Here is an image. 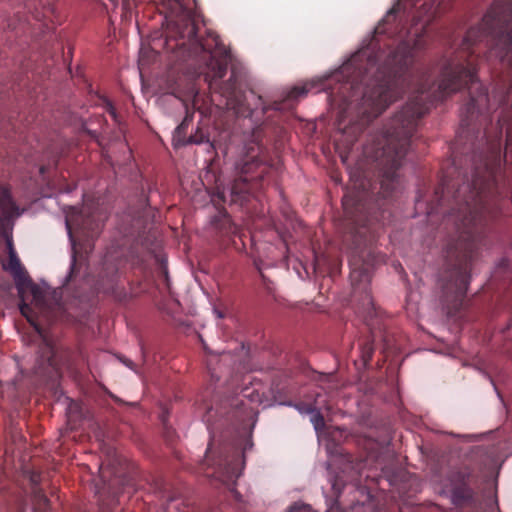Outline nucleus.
Instances as JSON below:
<instances>
[{"instance_id":"nucleus-26","label":"nucleus","mask_w":512,"mask_h":512,"mask_svg":"<svg viewBox=\"0 0 512 512\" xmlns=\"http://www.w3.org/2000/svg\"><path fill=\"white\" fill-rule=\"evenodd\" d=\"M75 273H76V259L75 257L73 258V263L71 265V269H70V273H69V280L73 279V277L75 276Z\"/></svg>"},{"instance_id":"nucleus-20","label":"nucleus","mask_w":512,"mask_h":512,"mask_svg":"<svg viewBox=\"0 0 512 512\" xmlns=\"http://www.w3.org/2000/svg\"><path fill=\"white\" fill-rule=\"evenodd\" d=\"M189 121H190L189 118L185 117V119L181 122V124L177 126L176 133L178 135L186 133V129L188 127Z\"/></svg>"},{"instance_id":"nucleus-31","label":"nucleus","mask_w":512,"mask_h":512,"mask_svg":"<svg viewBox=\"0 0 512 512\" xmlns=\"http://www.w3.org/2000/svg\"><path fill=\"white\" fill-rule=\"evenodd\" d=\"M259 135H260V128H257V129L254 131V137H255V139H257V140H258Z\"/></svg>"},{"instance_id":"nucleus-8","label":"nucleus","mask_w":512,"mask_h":512,"mask_svg":"<svg viewBox=\"0 0 512 512\" xmlns=\"http://www.w3.org/2000/svg\"><path fill=\"white\" fill-rule=\"evenodd\" d=\"M243 453L238 447L232 446L228 454L221 455L217 463L218 470L222 473L226 481L237 479L241 472L239 461Z\"/></svg>"},{"instance_id":"nucleus-30","label":"nucleus","mask_w":512,"mask_h":512,"mask_svg":"<svg viewBox=\"0 0 512 512\" xmlns=\"http://www.w3.org/2000/svg\"><path fill=\"white\" fill-rule=\"evenodd\" d=\"M431 18H432V17H428V19H427V20H423L424 24L422 25V29H424V28L429 24V22H430Z\"/></svg>"},{"instance_id":"nucleus-21","label":"nucleus","mask_w":512,"mask_h":512,"mask_svg":"<svg viewBox=\"0 0 512 512\" xmlns=\"http://www.w3.org/2000/svg\"><path fill=\"white\" fill-rule=\"evenodd\" d=\"M107 112L110 114V116L113 118V120L116 123H119V116L116 112V109L114 108V106L111 103L107 104Z\"/></svg>"},{"instance_id":"nucleus-13","label":"nucleus","mask_w":512,"mask_h":512,"mask_svg":"<svg viewBox=\"0 0 512 512\" xmlns=\"http://www.w3.org/2000/svg\"><path fill=\"white\" fill-rule=\"evenodd\" d=\"M33 512H49V499L40 489L34 492Z\"/></svg>"},{"instance_id":"nucleus-19","label":"nucleus","mask_w":512,"mask_h":512,"mask_svg":"<svg viewBox=\"0 0 512 512\" xmlns=\"http://www.w3.org/2000/svg\"><path fill=\"white\" fill-rule=\"evenodd\" d=\"M311 511H312L311 506H309L307 504H300V503L293 504L288 510V512H311Z\"/></svg>"},{"instance_id":"nucleus-3","label":"nucleus","mask_w":512,"mask_h":512,"mask_svg":"<svg viewBox=\"0 0 512 512\" xmlns=\"http://www.w3.org/2000/svg\"><path fill=\"white\" fill-rule=\"evenodd\" d=\"M273 172L263 148L256 143L235 163V176L229 189V202L243 205L269 183Z\"/></svg>"},{"instance_id":"nucleus-14","label":"nucleus","mask_w":512,"mask_h":512,"mask_svg":"<svg viewBox=\"0 0 512 512\" xmlns=\"http://www.w3.org/2000/svg\"><path fill=\"white\" fill-rule=\"evenodd\" d=\"M41 358L48 366L54 367L56 365L55 348L52 343L47 340L43 341V345L41 347Z\"/></svg>"},{"instance_id":"nucleus-2","label":"nucleus","mask_w":512,"mask_h":512,"mask_svg":"<svg viewBox=\"0 0 512 512\" xmlns=\"http://www.w3.org/2000/svg\"><path fill=\"white\" fill-rule=\"evenodd\" d=\"M365 248L356 247L350 257V281L352 297L357 301L356 312L362 317L366 326L371 331V339L361 344V358L363 364L368 366L374 353V331L381 329V320L376 309L370 291V282L375 266L382 261V256L376 253L372 246V240Z\"/></svg>"},{"instance_id":"nucleus-25","label":"nucleus","mask_w":512,"mask_h":512,"mask_svg":"<svg viewBox=\"0 0 512 512\" xmlns=\"http://www.w3.org/2000/svg\"><path fill=\"white\" fill-rule=\"evenodd\" d=\"M327 512H341L338 502L335 500L332 505L329 506Z\"/></svg>"},{"instance_id":"nucleus-6","label":"nucleus","mask_w":512,"mask_h":512,"mask_svg":"<svg viewBox=\"0 0 512 512\" xmlns=\"http://www.w3.org/2000/svg\"><path fill=\"white\" fill-rule=\"evenodd\" d=\"M104 217L100 214L90 212L86 207L81 211L66 216V227L68 233L71 234L72 230L82 233L89 239L97 237L103 227Z\"/></svg>"},{"instance_id":"nucleus-4","label":"nucleus","mask_w":512,"mask_h":512,"mask_svg":"<svg viewBox=\"0 0 512 512\" xmlns=\"http://www.w3.org/2000/svg\"><path fill=\"white\" fill-rule=\"evenodd\" d=\"M6 247L8 259L2 263V268L13 277L20 298V312L30 320L29 313L31 309L27 304L26 294L29 293L31 295V303L34 304L37 309L43 311L46 309L45 293L38 285L33 283L29 277L17 255L12 239H7Z\"/></svg>"},{"instance_id":"nucleus-32","label":"nucleus","mask_w":512,"mask_h":512,"mask_svg":"<svg viewBox=\"0 0 512 512\" xmlns=\"http://www.w3.org/2000/svg\"><path fill=\"white\" fill-rule=\"evenodd\" d=\"M228 356H229V354H227V353H223V354L221 355V360H224V359H225V358H227Z\"/></svg>"},{"instance_id":"nucleus-24","label":"nucleus","mask_w":512,"mask_h":512,"mask_svg":"<svg viewBox=\"0 0 512 512\" xmlns=\"http://www.w3.org/2000/svg\"><path fill=\"white\" fill-rule=\"evenodd\" d=\"M27 304L29 305V307H30V309H31V310H30V313H29V314H30V320H29L26 316H24V317H25V318H26V319H27V320H28L32 325H34V326H35L36 331H39L38 326H36V325H35V323H34V311H33V308H32V306H31V304H29L28 302H27Z\"/></svg>"},{"instance_id":"nucleus-23","label":"nucleus","mask_w":512,"mask_h":512,"mask_svg":"<svg viewBox=\"0 0 512 512\" xmlns=\"http://www.w3.org/2000/svg\"><path fill=\"white\" fill-rule=\"evenodd\" d=\"M27 304L29 305V307H30V309H31V310H30V313H29V314H30V320H29L26 316H24V317H25V318H26V319H27V320H28L32 325H34V326H35L36 331H39L38 326H36V325H35V323H34V311H33V308H32V306H31V304H29L28 302H27Z\"/></svg>"},{"instance_id":"nucleus-17","label":"nucleus","mask_w":512,"mask_h":512,"mask_svg":"<svg viewBox=\"0 0 512 512\" xmlns=\"http://www.w3.org/2000/svg\"><path fill=\"white\" fill-rule=\"evenodd\" d=\"M295 407L300 413L311 414L315 412L318 406L317 402L315 401V403L300 402L297 403Z\"/></svg>"},{"instance_id":"nucleus-16","label":"nucleus","mask_w":512,"mask_h":512,"mask_svg":"<svg viewBox=\"0 0 512 512\" xmlns=\"http://www.w3.org/2000/svg\"><path fill=\"white\" fill-rule=\"evenodd\" d=\"M212 200L215 203H226L227 202V194L224 187L217 185L212 193Z\"/></svg>"},{"instance_id":"nucleus-33","label":"nucleus","mask_w":512,"mask_h":512,"mask_svg":"<svg viewBox=\"0 0 512 512\" xmlns=\"http://www.w3.org/2000/svg\"><path fill=\"white\" fill-rule=\"evenodd\" d=\"M176 4L181 5L183 0H173Z\"/></svg>"},{"instance_id":"nucleus-7","label":"nucleus","mask_w":512,"mask_h":512,"mask_svg":"<svg viewBox=\"0 0 512 512\" xmlns=\"http://www.w3.org/2000/svg\"><path fill=\"white\" fill-rule=\"evenodd\" d=\"M23 210L14 201L10 188L0 183V223L12 224L22 214Z\"/></svg>"},{"instance_id":"nucleus-28","label":"nucleus","mask_w":512,"mask_h":512,"mask_svg":"<svg viewBox=\"0 0 512 512\" xmlns=\"http://www.w3.org/2000/svg\"><path fill=\"white\" fill-rule=\"evenodd\" d=\"M340 157L342 159V162L346 165L348 161V152L347 153H340Z\"/></svg>"},{"instance_id":"nucleus-1","label":"nucleus","mask_w":512,"mask_h":512,"mask_svg":"<svg viewBox=\"0 0 512 512\" xmlns=\"http://www.w3.org/2000/svg\"><path fill=\"white\" fill-rule=\"evenodd\" d=\"M166 44L177 48L184 60L193 59L204 66L199 74L204 75L210 90L224 98L228 109L237 115H252V111L245 106V95L236 70H231L227 81H221L226 75L231 53L217 34L207 31L205 36H199L192 15L183 12L168 24Z\"/></svg>"},{"instance_id":"nucleus-29","label":"nucleus","mask_w":512,"mask_h":512,"mask_svg":"<svg viewBox=\"0 0 512 512\" xmlns=\"http://www.w3.org/2000/svg\"><path fill=\"white\" fill-rule=\"evenodd\" d=\"M47 169H48V167H47V166L42 165V166L40 167V170H39V171H40V174H41V175H44V174L46 173V170H47Z\"/></svg>"},{"instance_id":"nucleus-18","label":"nucleus","mask_w":512,"mask_h":512,"mask_svg":"<svg viewBox=\"0 0 512 512\" xmlns=\"http://www.w3.org/2000/svg\"><path fill=\"white\" fill-rule=\"evenodd\" d=\"M208 141L206 135L200 130H198L194 135H191L188 140L187 144H201Z\"/></svg>"},{"instance_id":"nucleus-35","label":"nucleus","mask_w":512,"mask_h":512,"mask_svg":"<svg viewBox=\"0 0 512 512\" xmlns=\"http://www.w3.org/2000/svg\"><path fill=\"white\" fill-rule=\"evenodd\" d=\"M332 487H333V489L336 491V489H337V483L335 482V483L333 484V486H332Z\"/></svg>"},{"instance_id":"nucleus-9","label":"nucleus","mask_w":512,"mask_h":512,"mask_svg":"<svg viewBox=\"0 0 512 512\" xmlns=\"http://www.w3.org/2000/svg\"><path fill=\"white\" fill-rule=\"evenodd\" d=\"M315 86L314 83H306L302 86H295L293 87L287 94L286 98L281 101H274L270 106H265L264 102L262 100V97L259 96L258 100L263 105V112H266L268 109H273L276 111L284 110L287 106H290V102L293 100H296L300 97H304L313 87Z\"/></svg>"},{"instance_id":"nucleus-5","label":"nucleus","mask_w":512,"mask_h":512,"mask_svg":"<svg viewBox=\"0 0 512 512\" xmlns=\"http://www.w3.org/2000/svg\"><path fill=\"white\" fill-rule=\"evenodd\" d=\"M127 258L123 251L113 249L107 251L103 258L101 272V289L104 293L118 296L117 279L124 272Z\"/></svg>"},{"instance_id":"nucleus-10","label":"nucleus","mask_w":512,"mask_h":512,"mask_svg":"<svg viewBox=\"0 0 512 512\" xmlns=\"http://www.w3.org/2000/svg\"><path fill=\"white\" fill-rule=\"evenodd\" d=\"M211 224L223 236L235 234L237 230L225 209L218 211V214L212 218Z\"/></svg>"},{"instance_id":"nucleus-22","label":"nucleus","mask_w":512,"mask_h":512,"mask_svg":"<svg viewBox=\"0 0 512 512\" xmlns=\"http://www.w3.org/2000/svg\"><path fill=\"white\" fill-rule=\"evenodd\" d=\"M10 126H11V130H13L15 133L14 138L16 139V134H19L18 139L21 140L22 134H23L22 126L18 125L17 123H12V122L10 123Z\"/></svg>"},{"instance_id":"nucleus-15","label":"nucleus","mask_w":512,"mask_h":512,"mask_svg":"<svg viewBox=\"0 0 512 512\" xmlns=\"http://www.w3.org/2000/svg\"><path fill=\"white\" fill-rule=\"evenodd\" d=\"M311 422L315 428L316 431H319L321 429L324 428L325 426V420H324V416L322 415V413L320 412V409L319 407H317V409L315 410L314 413H311Z\"/></svg>"},{"instance_id":"nucleus-12","label":"nucleus","mask_w":512,"mask_h":512,"mask_svg":"<svg viewBox=\"0 0 512 512\" xmlns=\"http://www.w3.org/2000/svg\"><path fill=\"white\" fill-rule=\"evenodd\" d=\"M232 407V417H236L239 421H244L251 413V409H248L243 402V400L239 398H235L231 402Z\"/></svg>"},{"instance_id":"nucleus-11","label":"nucleus","mask_w":512,"mask_h":512,"mask_svg":"<svg viewBox=\"0 0 512 512\" xmlns=\"http://www.w3.org/2000/svg\"><path fill=\"white\" fill-rule=\"evenodd\" d=\"M452 497L456 505L468 504L473 499V491L465 485L459 486L454 489Z\"/></svg>"},{"instance_id":"nucleus-27","label":"nucleus","mask_w":512,"mask_h":512,"mask_svg":"<svg viewBox=\"0 0 512 512\" xmlns=\"http://www.w3.org/2000/svg\"><path fill=\"white\" fill-rule=\"evenodd\" d=\"M210 365L211 364L208 363V369L210 370L211 377L216 378V380H219L222 377V374H218V372L215 371V369H212Z\"/></svg>"},{"instance_id":"nucleus-34","label":"nucleus","mask_w":512,"mask_h":512,"mask_svg":"<svg viewBox=\"0 0 512 512\" xmlns=\"http://www.w3.org/2000/svg\"><path fill=\"white\" fill-rule=\"evenodd\" d=\"M200 340H201V342L203 343V348H204V350H206V351H207V347H206V345H205V343H204V341H203V339H202L201 337H200Z\"/></svg>"}]
</instances>
